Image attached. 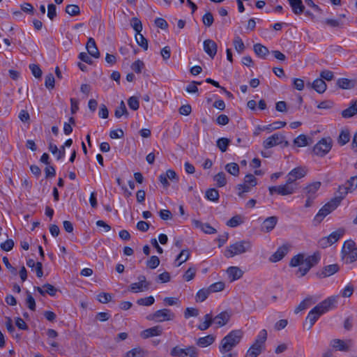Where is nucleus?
<instances>
[{"label":"nucleus","mask_w":357,"mask_h":357,"mask_svg":"<svg viewBox=\"0 0 357 357\" xmlns=\"http://www.w3.org/2000/svg\"><path fill=\"white\" fill-rule=\"evenodd\" d=\"M244 333L242 330H232L220 341L218 349L221 354L231 352L232 349L237 347L243 337Z\"/></svg>","instance_id":"nucleus-1"},{"label":"nucleus","mask_w":357,"mask_h":357,"mask_svg":"<svg viewBox=\"0 0 357 357\" xmlns=\"http://www.w3.org/2000/svg\"><path fill=\"white\" fill-rule=\"evenodd\" d=\"M335 300L327 298L312 308L308 313L304 326L310 330L321 315L328 311Z\"/></svg>","instance_id":"nucleus-2"},{"label":"nucleus","mask_w":357,"mask_h":357,"mask_svg":"<svg viewBox=\"0 0 357 357\" xmlns=\"http://www.w3.org/2000/svg\"><path fill=\"white\" fill-rule=\"evenodd\" d=\"M267 339V332L261 330L254 342L248 349L245 357H257L265 350V342Z\"/></svg>","instance_id":"nucleus-3"},{"label":"nucleus","mask_w":357,"mask_h":357,"mask_svg":"<svg viewBox=\"0 0 357 357\" xmlns=\"http://www.w3.org/2000/svg\"><path fill=\"white\" fill-rule=\"evenodd\" d=\"M252 247V243L248 240L237 241L226 248L225 256L227 258H231L236 255L251 251Z\"/></svg>","instance_id":"nucleus-4"},{"label":"nucleus","mask_w":357,"mask_h":357,"mask_svg":"<svg viewBox=\"0 0 357 357\" xmlns=\"http://www.w3.org/2000/svg\"><path fill=\"white\" fill-rule=\"evenodd\" d=\"M342 258L349 264L357 261V246L353 240L346 241L342 250Z\"/></svg>","instance_id":"nucleus-5"},{"label":"nucleus","mask_w":357,"mask_h":357,"mask_svg":"<svg viewBox=\"0 0 357 357\" xmlns=\"http://www.w3.org/2000/svg\"><path fill=\"white\" fill-rule=\"evenodd\" d=\"M342 197H335L331 201L326 204L317 213L314 218V222L317 224L320 223L324 218L334 211L340 204Z\"/></svg>","instance_id":"nucleus-6"},{"label":"nucleus","mask_w":357,"mask_h":357,"mask_svg":"<svg viewBox=\"0 0 357 357\" xmlns=\"http://www.w3.org/2000/svg\"><path fill=\"white\" fill-rule=\"evenodd\" d=\"M321 260V254L319 252L305 258L304 266H301L297 270L296 275L298 278H301L306 275L311 268L316 266Z\"/></svg>","instance_id":"nucleus-7"},{"label":"nucleus","mask_w":357,"mask_h":357,"mask_svg":"<svg viewBox=\"0 0 357 357\" xmlns=\"http://www.w3.org/2000/svg\"><path fill=\"white\" fill-rule=\"evenodd\" d=\"M321 182L315 181L308 184L303 190V193L307 197L305 206L306 208L310 207L312 205L314 200L317 196V191L321 187Z\"/></svg>","instance_id":"nucleus-8"},{"label":"nucleus","mask_w":357,"mask_h":357,"mask_svg":"<svg viewBox=\"0 0 357 357\" xmlns=\"http://www.w3.org/2000/svg\"><path fill=\"white\" fill-rule=\"evenodd\" d=\"M297 186L298 184L289 183V181L287 179L285 184L278 186H271L268 188V190L271 195L276 193L282 196H286L294 193Z\"/></svg>","instance_id":"nucleus-9"},{"label":"nucleus","mask_w":357,"mask_h":357,"mask_svg":"<svg viewBox=\"0 0 357 357\" xmlns=\"http://www.w3.org/2000/svg\"><path fill=\"white\" fill-rule=\"evenodd\" d=\"M170 355L173 357H198L199 350L195 346H188L185 348L176 346L171 349Z\"/></svg>","instance_id":"nucleus-10"},{"label":"nucleus","mask_w":357,"mask_h":357,"mask_svg":"<svg viewBox=\"0 0 357 357\" xmlns=\"http://www.w3.org/2000/svg\"><path fill=\"white\" fill-rule=\"evenodd\" d=\"M175 317V314L169 309L164 308L158 310L153 314H150L146 317L149 321H155L156 322H162L165 321L173 320Z\"/></svg>","instance_id":"nucleus-11"},{"label":"nucleus","mask_w":357,"mask_h":357,"mask_svg":"<svg viewBox=\"0 0 357 357\" xmlns=\"http://www.w3.org/2000/svg\"><path fill=\"white\" fill-rule=\"evenodd\" d=\"M332 148V139L330 137L322 138L313 147L315 155L323 157L326 155Z\"/></svg>","instance_id":"nucleus-12"},{"label":"nucleus","mask_w":357,"mask_h":357,"mask_svg":"<svg viewBox=\"0 0 357 357\" xmlns=\"http://www.w3.org/2000/svg\"><path fill=\"white\" fill-rule=\"evenodd\" d=\"M307 169L305 167H297L290 171L287 175L289 183L297 184L296 181L303 178L307 174Z\"/></svg>","instance_id":"nucleus-13"},{"label":"nucleus","mask_w":357,"mask_h":357,"mask_svg":"<svg viewBox=\"0 0 357 357\" xmlns=\"http://www.w3.org/2000/svg\"><path fill=\"white\" fill-rule=\"evenodd\" d=\"M139 282L132 283L129 286V289L133 293H137L148 290L149 289L150 282L146 281V277L143 275L138 277Z\"/></svg>","instance_id":"nucleus-14"},{"label":"nucleus","mask_w":357,"mask_h":357,"mask_svg":"<svg viewBox=\"0 0 357 357\" xmlns=\"http://www.w3.org/2000/svg\"><path fill=\"white\" fill-rule=\"evenodd\" d=\"M284 137L280 133H275L271 136L268 137L263 142V146L264 149H270L275 146L281 144L284 142Z\"/></svg>","instance_id":"nucleus-15"},{"label":"nucleus","mask_w":357,"mask_h":357,"mask_svg":"<svg viewBox=\"0 0 357 357\" xmlns=\"http://www.w3.org/2000/svg\"><path fill=\"white\" fill-rule=\"evenodd\" d=\"M339 270L340 266L337 264H333L323 267L322 269L317 272L316 275L319 278H325L334 275Z\"/></svg>","instance_id":"nucleus-16"},{"label":"nucleus","mask_w":357,"mask_h":357,"mask_svg":"<svg viewBox=\"0 0 357 357\" xmlns=\"http://www.w3.org/2000/svg\"><path fill=\"white\" fill-rule=\"evenodd\" d=\"M204 50L212 59L217 53L218 45L213 40L207 39L204 41Z\"/></svg>","instance_id":"nucleus-17"},{"label":"nucleus","mask_w":357,"mask_h":357,"mask_svg":"<svg viewBox=\"0 0 357 357\" xmlns=\"http://www.w3.org/2000/svg\"><path fill=\"white\" fill-rule=\"evenodd\" d=\"M231 314L227 311L222 312L215 317H213V323L218 328L225 326L229 321Z\"/></svg>","instance_id":"nucleus-18"},{"label":"nucleus","mask_w":357,"mask_h":357,"mask_svg":"<svg viewBox=\"0 0 357 357\" xmlns=\"http://www.w3.org/2000/svg\"><path fill=\"white\" fill-rule=\"evenodd\" d=\"M162 327L161 326H155L153 327L144 330L141 333V337L147 339L154 336H159L162 333Z\"/></svg>","instance_id":"nucleus-19"},{"label":"nucleus","mask_w":357,"mask_h":357,"mask_svg":"<svg viewBox=\"0 0 357 357\" xmlns=\"http://www.w3.org/2000/svg\"><path fill=\"white\" fill-rule=\"evenodd\" d=\"M289 248L286 245H283L278 248L275 252H274L269 258L271 262H278L280 261L287 254Z\"/></svg>","instance_id":"nucleus-20"},{"label":"nucleus","mask_w":357,"mask_h":357,"mask_svg":"<svg viewBox=\"0 0 357 357\" xmlns=\"http://www.w3.org/2000/svg\"><path fill=\"white\" fill-rule=\"evenodd\" d=\"M216 339V336L213 334L208 335L206 336L199 337L196 340V345L201 347L205 348L213 344Z\"/></svg>","instance_id":"nucleus-21"},{"label":"nucleus","mask_w":357,"mask_h":357,"mask_svg":"<svg viewBox=\"0 0 357 357\" xmlns=\"http://www.w3.org/2000/svg\"><path fill=\"white\" fill-rule=\"evenodd\" d=\"M278 222V218L271 216L267 218L262 223L261 230L264 232H269L274 229Z\"/></svg>","instance_id":"nucleus-22"},{"label":"nucleus","mask_w":357,"mask_h":357,"mask_svg":"<svg viewBox=\"0 0 357 357\" xmlns=\"http://www.w3.org/2000/svg\"><path fill=\"white\" fill-rule=\"evenodd\" d=\"M86 49H87L88 53L91 56H93L96 59H98L100 57V52L96 46L95 40L93 38H89L88 39V41L86 43Z\"/></svg>","instance_id":"nucleus-23"},{"label":"nucleus","mask_w":357,"mask_h":357,"mask_svg":"<svg viewBox=\"0 0 357 357\" xmlns=\"http://www.w3.org/2000/svg\"><path fill=\"white\" fill-rule=\"evenodd\" d=\"M308 84L319 93H324L327 88L326 82L321 77L315 79L312 84L309 82Z\"/></svg>","instance_id":"nucleus-24"},{"label":"nucleus","mask_w":357,"mask_h":357,"mask_svg":"<svg viewBox=\"0 0 357 357\" xmlns=\"http://www.w3.org/2000/svg\"><path fill=\"white\" fill-rule=\"evenodd\" d=\"M36 291L42 296H44L45 294H48L51 296H54L57 289L50 284H45L42 287H36Z\"/></svg>","instance_id":"nucleus-25"},{"label":"nucleus","mask_w":357,"mask_h":357,"mask_svg":"<svg viewBox=\"0 0 357 357\" xmlns=\"http://www.w3.org/2000/svg\"><path fill=\"white\" fill-rule=\"evenodd\" d=\"M227 273L231 282L240 279L243 275V272L237 266L229 267Z\"/></svg>","instance_id":"nucleus-26"},{"label":"nucleus","mask_w":357,"mask_h":357,"mask_svg":"<svg viewBox=\"0 0 357 357\" xmlns=\"http://www.w3.org/2000/svg\"><path fill=\"white\" fill-rule=\"evenodd\" d=\"M295 15H301L304 12L305 6L302 0H287Z\"/></svg>","instance_id":"nucleus-27"},{"label":"nucleus","mask_w":357,"mask_h":357,"mask_svg":"<svg viewBox=\"0 0 357 357\" xmlns=\"http://www.w3.org/2000/svg\"><path fill=\"white\" fill-rule=\"evenodd\" d=\"M337 85L342 89H351L356 86V80L340 78L337 80Z\"/></svg>","instance_id":"nucleus-28"},{"label":"nucleus","mask_w":357,"mask_h":357,"mask_svg":"<svg viewBox=\"0 0 357 357\" xmlns=\"http://www.w3.org/2000/svg\"><path fill=\"white\" fill-rule=\"evenodd\" d=\"M357 114V100L352 101L351 105L342 112L343 118H350Z\"/></svg>","instance_id":"nucleus-29"},{"label":"nucleus","mask_w":357,"mask_h":357,"mask_svg":"<svg viewBox=\"0 0 357 357\" xmlns=\"http://www.w3.org/2000/svg\"><path fill=\"white\" fill-rule=\"evenodd\" d=\"M193 223L195 227L200 228L204 233L211 234L216 232V229L211 226L208 223H202V222L195 220Z\"/></svg>","instance_id":"nucleus-30"},{"label":"nucleus","mask_w":357,"mask_h":357,"mask_svg":"<svg viewBox=\"0 0 357 357\" xmlns=\"http://www.w3.org/2000/svg\"><path fill=\"white\" fill-rule=\"evenodd\" d=\"M253 49L255 53L261 59H265L266 56L269 54L268 49L260 43L254 45Z\"/></svg>","instance_id":"nucleus-31"},{"label":"nucleus","mask_w":357,"mask_h":357,"mask_svg":"<svg viewBox=\"0 0 357 357\" xmlns=\"http://www.w3.org/2000/svg\"><path fill=\"white\" fill-rule=\"evenodd\" d=\"M314 303L315 301H314L312 297H307L303 301H301L300 304L295 308L294 312L296 314H298L301 311L307 309Z\"/></svg>","instance_id":"nucleus-32"},{"label":"nucleus","mask_w":357,"mask_h":357,"mask_svg":"<svg viewBox=\"0 0 357 357\" xmlns=\"http://www.w3.org/2000/svg\"><path fill=\"white\" fill-rule=\"evenodd\" d=\"M146 354L142 348L136 347L126 352L124 357H145Z\"/></svg>","instance_id":"nucleus-33"},{"label":"nucleus","mask_w":357,"mask_h":357,"mask_svg":"<svg viewBox=\"0 0 357 357\" xmlns=\"http://www.w3.org/2000/svg\"><path fill=\"white\" fill-rule=\"evenodd\" d=\"M204 318V321L197 326V328L200 331L207 330L213 323V316L211 313L205 314Z\"/></svg>","instance_id":"nucleus-34"},{"label":"nucleus","mask_w":357,"mask_h":357,"mask_svg":"<svg viewBox=\"0 0 357 357\" xmlns=\"http://www.w3.org/2000/svg\"><path fill=\"white\" fill-rule=\"evenodd\" d=\"M345 233L344 228H339L328 236L331 245L336 243Z\"/></svg>","instance_id":"nucleus-35"},{"label":"nucleus","mask_w":357,"mask_h":357,"mask_svg":"<svg viewBox=\"0 0 357 357\" xmlns=\"http://www.w3.org/2000/svg\"><path fill=\"white\" fill-rule=\"evenodd\" d=\"M305 265V255L304 254H298L294 256L290 262L289 266L291 267L303 266Z\"/></svg>","instance_id":"nucleus-36"},{"label":"nucleus","mask_w":357,"mask_h":357,"mask_svg":"<svg viewBox=\"0 0 357 357\" xmlns=\"http://www.w3.org/2000/svg\"><path fill=\"white\" fill-rule=\"evenodd\" d=\"M190 255V250L188 249L182 250L181 252L178 255L175 261H178V264H175L176 266H180L183 263L188 260Z\"/></svg>","instance_id":"nucleus-37"},{"label":"nucleus","mask_w":357,"mask_h":357,"mask_svg":"<svg viewBox=\"0 0 357 357\" xmlns=\"http://www.w3.org/2000/svg\"><path fill=\"white\" fill-rule=\"evenodd\" d=\"M357 188V176H351L344 187H340V190H344V194L347 195L349 190H354Z\"/></svg>","instance_id":"nucleus-38"},{"label":"nucleus","mask_w":357,"mask_h":357,"mask_svg":"<svg viewBox=\"0 0 357 357\" xmlns=\"http://www.w3.org/2000/svg\"><path fill=\"white\" fill-rule=\"evenodd\" d=\"M225 170L230 174L237 176L239 174V166L236 162H230L226 165Z\"/></svg>","instance_id":"nucleus-39"},{"label":"nucleus","mask_w":357,"mask_h":357,"mask_svg":"<svg viewBox=\"0 0 357 357\" xmlns=\"http://www.w3.org/2000/svg\"><path fill=\"white\" fill-rule=\"evenodd\" d=\"M233 43H234V48L235 50H236V52L238 53V54H241L243 53V52L245 50V46L244 45V43L243 41L242 40V39L240 38V36H236L234 37V41H233Z\"/></svg>","instance_id":"nucleus-40"},{"label":"nucleus","mask_w":357,"mask_h":357,"mask_svg":"<svg viewBox=\"0 0 357 357\" xmlns=\"http://www.w3.org/2000/svg\"><path fill=\"white\" fill-rule=\"evenodd\" d=\"M210 294H211V291H209L208 288H207V289L203 288V289H199L197 292V294H196V297H195L196 301L197 302L204 301L208 298V296H209Z\"/></svg>","instance_id":"nucleus-41"},{"label":"nucleus","mask_w":357,"mask_h":357,"mask_svg":"<svg viewBox=\"0 0 357 357\" xmlns=\"http://www.w3.org/2000/svg\"><path fill=\"white\" fill-rule=\"evenodd\" d=\"M213 180L216 182L218 187H224L227 184L226 175L221 172L214 176Z\"/></svg>","instance_id":"nucleus-42"},{"label":"nucleus","mask_w":357,"mask_h":357,"mask_svg":"<svg viewBox=\"0 0 357 357\" xmlns=\"http://www.w3.org/2000/svg\"><path fill=\"white\" fill-rule=\"evenodd\" d=\"M218 190L215 188L208 189L206 192V198L212 202H218L219 199Z\"/></svg>","instance_id":"nucleus-43"},{"label":"nucleus","mask_w":357,"mask_h":357,"mask_svg":"<svg viewBox=\"0 0 357 357\" xmlns=\"http://www.w3.org/2000/svg\"><path fill=\"white\" fill-rule=\"evenodd\" d=\"M230 144V140L228 138L221 137L216 142L218 148L222 151L225 152Z\"/></svg>","instance_id":"nucleus-44"},{"label":"nucleus","mask_w":357,"mask_h":357,"mask_svg":"<svg viewBox=\"0 0 357 357\" xmlns=\"http://www.w3.org/2000/svg\"><path fill=\"white\" fill-rule=\"evenodd\" d=\"M332 346L339 351H347L349 350L348 346L346 343L340 339H335L332 341Z\"/></svg>","instance_id":"nucleus-45"},{"label":"nucleus","mask_w":357,"mask_h":357,"mask_svg":"<svg viewBox=\"0 0 357 357\" xmlns=\"http://www.w3.org/2000/svg\"><path fill=\"white\" fill-rule=\"evenodd\" d=\"M350 139V134L347 130H343L341 131L338 139L337 142L340 146H343L349 142Z\"/></svg>","instance_id":"nucleus-46"},{"label":"nucleus","mask_w":357,"mask_h":357,"mask_svg":"<svg viewBox=\"0 0 357 357\" xmlns=\"http://www.w3.org/2000/svg\"><path fill=\"white\" fill-rule=\"evenodd\" d=\"M114 115L116 118H121L123 115L126 117L128 116V112L123 100L121 102L119 107L115 109Z\"/></svg>","instance_id":"nucleus-47"},{"label":"nucleus","mask_w":357,"mask_h":357,"mask_svg":"<svg viewBox=\"0 0 357 357\" xmlns=\"http://www.w3.org/2000/svg\"><path fill=\"white\" fill-rule=\"evenodd\" d=\"M308 138L306 135L301 134L294 140V144L298 147H303L308 145Z\"/></svg>","instance_id":"nucleus-48"},{"label":"nucleus","mask_w":357,"mask_h":357,"mask_svg":"<svg viewBox=\"0 0 357 357\" xmlns=\"http://www.w3.org/2000/svg\"><path fill=\"white\" fill-rule=\"evenodd\" d=\"M253 186L243 182L242 184H238L236 189L238 190V195L241 197H243L244 193L249 192Z\"/></svg>","instance_id":"nucleus-49"},{"label":"nucleus","mask_w":357,"mask_h":357,"mask_svg":"<svg viewBox=\"0 0 357 357\" xmlns=\"http://www.w3.org/2000/svg\"><path fill=\"white\" fill-rule=\"evenodd\" d=\"M243 222L241 215H236L227 222V225L230 227H236Z\"/></svg>","instance_id":"nucleus-50"},{"label":"nucleus","mask_w":357,"mask_h":357,"mask_svg":"<svg viewBox=\"0 0 357 357\" xmlns=\"http://www.w3.org/2000/svg\"><path fill=\"white\" fill-rule=\"evenodd\" d=\"M135 40L137 43L142 47L144 50H148V40L144 38V36L141 34L140 33L139 34L135 35Z\"/></svg>","instance_id":"nucleus-51"},{"label":"nucleus","mask_w":357,"mask_h":357,"mask_svg":"<svg viewBox=\"0 0 357 357\" xmlns=\"http://www.w3.org/2000/svg\"><path fill=\"white\" fill-rule=\"evenodd\" d=\"M130 25L135 31L136 34H139L142 30V24L139 19L137 17H132L130 21Z\"/></svg>","instance_id":"nucleus-52"},{"label":"nucleus","mask_w":357,"mask_h":357,"mask_svg":"<svg viewBox=\"0 0 357 357\" xmlns=\"http://www.w3.org/2000/svg\"><path fill=\"white\" fill-rule=\"evenodd\" d=\"M66 13L70 16H76L80 13V9L77 5H68L66 7Z\"/></svg>","instance_id":"nucleus-53"},{"label":"nucleus","mask_w":357,"mask_h":357,"mask_svg":"<svg viewBox=\"0 0 357 357\" xmlns=\"http://www.w3.org/2000/svg\"><path fill=\"white\" fill-rule=\"evenodd\" d=\"M155 302V298L152 296L146 298H142L137 301V303L139 305L150 306Z\"/></svg>","instance_id":"nucleus-54"},{"label":"nucleus","mask_w":357,"mask_h":357,"mask_svg":"<svg viewBox=\"0 0 357 357\" xmlns=\"http://www.w3.org/2000/svg\"><path fill=\"white\" fill-rule=\"evenodd\" d=\"M225 284L223 282H217L208 287L211 293L218 292L225 289Z\"/></svg>","instance_id":"nucleus-55"},{"label":"nucleus","mask_w":357,"mask_h":357,"mask_svg":"<svg viewBox=\"0 0 357 357\" xmlns=\"http://www.w3.org/2000/svg\"><path fill=\"white\" fill-rule=\"evenodd\" d=\"M55 79L54 75L52 73H49L45 76V86L49 89H52L54 88Z\"/></svg>","instance_id":"nucleus-56"},{"label":"nucleus","mask_w":357,"mask_h":357,"mask_svg":"<svg viewBox=\"0 0 357 357\" xmlns=\"http://www.w3.org/2000/svg\"><path fill=\"white\" fill-rule=\"evenodd\" d=\"M144 68V63L137 59L135 61L131 66V68L132 70H134L136 73H141L142 70Z\"/></svg>","instance_id":"nucleus-57"},{"label":"nucleus","mask_w":357,"mask_h":357,"mask_svg":"<svg viewBox=\"0 0 357 357\" xmlns=\"http://www.w3.org/2000/svg\"><path fill=\"white\" fill-rule=\"evenodd\" d=\"M160 264V259L157 256H152L146 261V266L151 269H154Z\"/></svg>","instance_id":"nucleus-58"},{"label":"nucleus","mask_w":357,"mask_h":357,"mask_svg":"<svg viewBox=\"0 0 357 357\" xmlns=\"http://www.w3.org/2000/svg\"><path fill=\"white\" fill-rule=\"evenodd\" d=\"M112 294L102 292L98 295V301L101 303H107L112 300Z\"/></svg>","instance_id":"nucleus-59"},{"label":"nucleus","mask_w":357,"mask_h":357,"mask_svg":"<svg viewBox=\"0 0 357 357\" xmlns=\"http://www.w3.org/2000/svg\"><path fill=\"white\" fill-rule=\"evenodd\" d=\"M214 19L212 13L210 12L206 13L202 17V22L206 26H211L213 23Z\"/></svg>","instance_id":"nucleus-60"},{"label":"nucleus","mask_w":357,"mask_h":357,"mask_svg":"<svg viewBox=\"0 0 357 357\" xmlns=\"http://www.w3.org/2000/svg\"><path fill=\"white\" fill-rule=\"evenodd\" d=\"M128 105L129 107L134 111L137 110L139 107V100L135 96H132L128 100Z\"/></svg>","instance_id":"nucleus-61"},{"label":"nucleus","mask_w":357,"mask_h":357,"mask_svg":"<svg viewBox=\"0 0 357 357\" xmlns=\"http://www.w3.org/2000/svg\"><path fill=\"white\" fill-rule=\"evenodd\" d=\"M47 17L50 20H53L56 17V7L53 3L47 6Z\"/></svg>","instance_id":"nucleus-62"},{"label":"nucleus","mask_w":357,"mask_h":357,"mask_svg":"<svg viewBox=\"0 0 357 357\" xmlns=\"http://www.w3.org/2000/svg\"><path fill=\"white\" fill-rule=\"evenodd\" d=\"M29 68L33 74V75L36 77V78H40L42 76V70L40 68L39 66L37 65V64H30L29 65Z\"/></svg>","instance_id":"nucleus-63"},{"label":"nucleus","mask_w":357,"mask_h":357,"mask_svg":"<svg viewBox=\"0 0 357 357\" xmlns=\"http://www.w3.org/2000/svg\"><path fill=\"white\" fill-rule=\"evenodd\" d=\"M199 315V310L194 307H187L184 312V317L188 319L191 317H197Z\"/></svg>","instance_id":"nucleus-64"}]
</instances>
